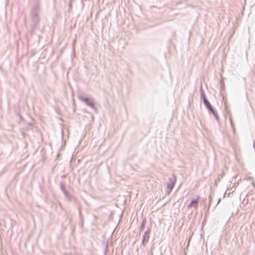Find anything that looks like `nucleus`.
Returning <instances> with one entry per match:
<instances>
[{
	"mask_svg": "<svg viewBox=\"0 0 255 255\" xmlns=\"http://www.w3.org/2000/svg\"><path fill=\"white\" fill-rule=\"evenodd\" d=\"M41 13V9L39 4L37 2L32 7L30 11V19L31 21V33L35 34L37 30H39L41 33L43 32V28L40 29V15Z\"/></svg>",
	"mask_w": 255,
	"mask_h": 255,
	"instance_id": "nucleus-1",
	"label": "nucleus"
},
{
	"mask_svg": "<svg viewBox=\"0 0 255 255\" xmlns=\"http://www.w3.org/2000/svg\"><path fill=\"white\" fill-rule=\"evenodd\" d=\"M79 99L86 105L90 107L95 112H96L97 108L94 103V99L92 98L85 97L83 96V94L79 95Z\"/></svg>",
	"mask_w": 255,
	"mask_h": 255,
	"instance_id": "nucleus-2",
	"label": "nucleus"
},
{
	"mask_svg": "<svg viewBox=\"0 0 255 255\" xmlns=\"http://www.w3.org/2000/svg\"><path fill=\"white\" fill-rule=\"evenodd\" d=\"M176 181V179L175 174H173L172 177L169 178V183L167 184V194H169L170 193L175 185Z\"/></svg>",
	"mask_w": 255,
	"mask_h": 255,
	"instance_id": "nucleus-3",
	"label": "nucleus"
},
{
	"mask_svg": "<svg viewBox=\"0 0 255 255\" xmlns=\"http://www.w3.org/2000/svg\"><path fill=\"white\" fill-rule=\"evenodd\" d=\"M150 232V230L149 229V228H148L144 233V234L142 236V242H141V244L143 246H146L147 242H148V241L149 240V234Z\"/></svg>",
	"mask_w": 255,
	"mask_h": 255,
	"instance_id": "nucleus-4",
	"label": "nucleus"
},
{
	"mask_svg": "<svg viewBox=\"0 0 255 255\" xmlns=\"http://www.w3.org/2000/svg\"><path fill=\"white\" fill-rule=\"evenodd\" d=\"M209 112L211 113H213L216 110L212 107L210 103L208 100H204V102L203 103Z\"/></svg>",
	"mask_w": 255,
	"mask_h": 255,
	"instance_id": "nucleus-5",
	"label": "nucleus"
},
{
	"mask_svg": "<svg viewBox=\"0 0 255 255\" xmlns=\"http://www.w3.org/2000/svg\"><path fill=\"white\" fill-rule=\"evenodd\" d=\"M199 196H198L196 199L192 200L190 204L188 205V208H190L194 206H197L198 203V199Z\"/></svg>",
	"mask_w": 255,
	"mask_h": 255,
	"instance_id": "nucleus-6",
	"label": "nucleus"
},
{
	"mask_svg": "<svg viewBox=\"0 0 255 255\" xmlns=\"http://www.w3.org/2000/svg\"><path fill=\"white\" fill-rule=\"evenodd\" d=\"M64 195L66 198L69 201H72L74 199V197L70 195L68 192L65 193Z\"/></svg>",
	"mask_w": 255,
	"mask_h": 255,
	"instance_id": "nucleus-7",
	"label": "nucleus"
},
{
	"mask_svg": "<svg viewBox=\"0 0 255 255\" xmlns=\"http://www.w3.org/2000/svg\"><path fill=\"white\" fill-rule=\"evenodd\" d=\"M146 222V218H143L142 220L141 225L140 227V232L141 231H143V230L144 229Z\"/></svg>",
	"mask_w": 255,
	"mask_h": 255,
	"instance_id": "nucleus-8",
	"label": "nucleus"
},
{
	"mask_svg": "<svg viewBox=\"0 0 255 255\" xmlns=\"http://www.w3.org/2000/svg\"><path fill=\"white\" fill-rule=\"evenodd\" d=\"M200 92H201V98L203 100V103H204V100H208V99L205 97V95L204 92L202 87L200 88Z\"/></svg>",
	"mask_w": 255,
	"mask_h": 255,
	"instance_id": "nucleus-9",
	"label": "nucleus"
},
{
	"mask_svg": "<svg viewBox=\"0 0 255 255\" xmlns=\"http://www.w3.org/2000/svg\"><path fill=\"white\" fill-rule=\"evenodd\" d=\"M200 92H201V98L203 100V103H204V100H208V99L205 97V95L204 92L202 87L200 88Z\"/></svg>",
	"mask_w": 255,
	"mask_h": 255,
	"instance_id": "nucleus-10",
	"label": "nucleus"
},
{
	"mask_svg": "<svg viewBox=\"0 0 255 255\" xmlns=\"http://www.w3.org/2000/svg\"><path fill=\"white\" fill-rule=\"evenodd\" d=\"M60 187L61 190L63 192L64 194L68 192L66 189L65 184L63 182L60 183Z\"/></svg>",
	"mask_w": 255,
	"mask_h": 255,
	"instance_id": "nucleus-11",
	"label": "nucleus"
},
{
	"mask_svg": "<svg viewBox=\"0 0 255 255\" xmlns=\"http://www.w3.org/2000/svg\"><path fill=\"white\" fill-rule=\"evenodd\" d=\"M212 114L214 116V117H215L216 120H217V121L219 122V116H218V114L217 111H215Z\"/></svg>",
	"mask_w": 255,
	"mask_h": 255,
	"instance_id": "nucleus-12",
	"label": "nucleus"
},
{
	"mask_svg": "<svg viewBox=\"0 0 255 255\" xmlns=\"http://www.w3.org/2000/svg\"><path fill=\"white\" fill-rule=\"evenodd\" d=\"M209 207L210 206V204L212 202V196L211 195L209 196Z\"/></svg>",
	"mask_w": 255,
	"mask_h": 255,
	"instance_id": "nucleus-13",
	"label": "nucleus"
},
{
	"mask_svg": "<svg viewBox=\"0 0 255 255\" xmlns=\"http://www.w3.org/2000/svg\"><path fill=\"white\" fill-rule=\"evenodd\" d=\"M220 83H221V88L223 87H224V83H223V82L222 81H221Z\"/></svg>",
	"mask_w": 255,
	"mask_h": 255,
	"instance_id": "nucleus-14",
	"label": "nucleus"
},
{
	"mask_svg": "<svg viewBox=\"0 0 255 255\" xmlns=\"http://www.w3.org/2000/svg\"><path fill=\"white\" fill-rule=\"evenodd\" d=\"M230 123H231V125L233 127V123H232V122L231 118L230 119Z\"/></svg>",
	"mask_w": 255,
	"mask_h": 255,
	"instance_id": "nucleus-15",
	"label": "nucleus"
},
{
	"mask_svg": "<svg viewBox=\"0 0 255 255\" xmlns=\"http://www.w3.org/2000/svg\"><path fill=\"white\" fill-rule=\"evenodd\" d=\"M220 201H221V199H219L216 205L218 204L219 203V202H220Z\"/></svg>",
	"mask_w": 255,
	"mask_h": 255,
	"instance_id": "nucleus-16",
	"label": "nucleus"
}]
</instances>
